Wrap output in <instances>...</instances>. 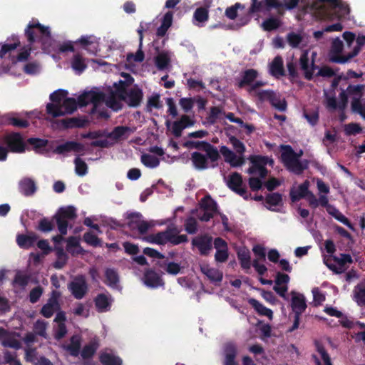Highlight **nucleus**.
<instances>
[{"mask_svg": "<svg viewBox=\"0 0 365 365\" xmlns=\"http://www.w3.org/2000/svg\"><path fill=\"white\" fill-rule=\"evenodd\" d=\"M250 6L246 13L239 16L238 25L240 26L247 25L255 14L269 12L272 9H276L278 15L283 16L285 10L295 9L299 0H250Z\"/></svg>", "mask_w": 365, "mask_h": 365, "instance_id": "f257e3e1", "label": "nucleus"}, {"mask_svg": "<svg viewBox=\"0 0 365 365\" xmlns=\"http://www.w3.org/2000/svg\"><path fill=\"white\" fill-rule=\"evenodd\" d=\"M281 149L282 150L281 160L287 170L299 175L309 168V160H299L302 155V150L297 153L289 145H281Z\"/></svg>", "mask_w": 365, "mask_h": 365, "instance_id": "f03ea898", "label": "nucleus"}, {"mask_svg": "<svg viewBox=\"0 0 365 365\" xmlns=\"http://www.w3.org/2000/svg\"><path fill=\"white\" fill-rule=\"evenodd\" d=\"M179 231L176 228H167L165 231L159 232L151 236V242L164 245L168 242L173 245H178L188 241L186 235H178Z\"/></svg>", "mask_w": 365, "mask_h": 365, "instance_id": "7ed1b4c3", "label": "nucleus"}, {"mask_svg": "<svg viewBox=\"0 0 365 365\" xmlns=\"http://www.w3.org/2000/svg\"><path fill=\"white\" fill-rule=\"evenodd\" d=\"M182 145L185 148H196L205 151L210 158V162H211V168H215L217 165V162L220 158L219 150L210 143L207 141L187 140Z\"/></svg>", "mask_w": 365, "mask_h": 365, "instance_id": "20e7f679", "label": "nucleus"}, {"mask_svg": "<svg viewBox=\"0 0 365 365\" xmlns=\"http://www.w3.org/2000/svg\"><path fill=\"white\" fill-rule=\"evenodd\" d=\"M77 102L73 98H66L61 105L48 103L46 105V113L53 118H57L71 114L77 109Z\"/></svg>", "mask_w": 365, "mask_h": 365, "instance_id": "39448f33", "label": "nucleus"}, {"mask_svg": "<svg viewBox=\"0 0 365 365\" xmlns=\"http://www.w3.org/2000/svg\"><path fill=\"white\" fill-rule=\"evenodd\" d=\"M291 307L294 314L292 326L289 329V332L297 329L299 326L300 317L307 306L306 299L302 294L292 292Z\"/></svg>", "mask_w": 365, "mask_h": 365, "instance_id": "423d86ee", "label": "nucleus"}, {"mask_svg": "<svg viewBox=\"0 0 365 365\" xmlns=\"http://www.w3.org/2000/svg\"><path fill=\"white\" fill-rule=\"evenodd\" d=\"M77 217L76 209L71 205L61 207L53 216V219L61 235H66L68 230V220H73Z\"/></svg>", "mask_w": 365, "mask_h": 365, "instance_id": "0eeeda50", "label": "nucleus"}, {"mask_svg": "<svg viewBox=\"0 0 365 365\" xmlns=\"http://www.w3.org/2000/svg\"><path fill=\"white\" fill-rule=\"evenodd\" d=\"M344 48L342 41L339 38L333 40L329 53V61L335 63L344 64L358 55L357 50L352 51L346 56H341Z\"/></svg>", "mask_w": 365, "mask_h": 365, "instance_id": "6e6552de", "label": "nucleus"}, {"mask_svg": "<svg viewBox=\"0 0 365 365\" xmlns=\"http://www.w3.org/2000/svg\"><path fill=\"white\" fill-rule=\"evenodd\" d=\"M25 36L30 44L34 43L37 39L43 41V38H51L49 28L41 24L38 21L29 23L25 29Z\"/></svg>", "mask_w": 365, "mask_h": 365, "instance_id": "1a4fd4ad", "label": "nucleus"}, {"mask_svg": "<svg viewBox=\"0 0 365 365\" xmlns=\"http://www.w3.org/2000/svg\"><path fill=\"white\" fill-rule=\"evenodd\" d=\"M249 160L252 163V166L249 168L247 173L252 175L258 172L260 178H265L268 174L266 165L267 164L270 165L274 164L273 159L267 156L250 155Z\"/></svg>", "mask_w": 365, "mask_h": 365, "instance_id": "9d476101", "label": "nucleus"}, {"mask_svg": "<svg viewBox=\"0 0 365 365\" xmlns=\"http://www.w3.org/2000/svg\"><path fill=\"white\" fill-rule=\"evenodd\" d=\"M4 142L9 151L14 153H22L26 150V145L22 135L18 132H11L5 135Z\"/></svg>", "mask_w": 365, "mask_h": 365, "instance_id": "9b49d317", "label": "nucleus"}, {"mask_svg": "<svg viewBox=\"0 0 365 365\" xmlns=\"http://www.w3.org/2000/svg\"><path fill=\"white\" fill-rule=\"evenodd\" d=\"M68 289L76 299H81L88 292V284L83 275H78L68 284Z\"/></svg>", "mask_w": 365, "mask_h": 365, "instance_id": "f8f14e48", "label": "nucleus"}, {"mask_svg": "<svg viewBox=\"0 0 365 365\" xmlns=\"http://www.w3.org/2000/svg\"><path fill=\"white\" fill-rule=\"evenodd\" d=\"M105 98V93L102 91H89L84 92L78 96V105L80 106H86L91 103L96 108L99 104L104 101Z\"/></svg>", "mask_w": 365, "mask_h": 365, "instance_id": "ddd939ff", "label": "nucleus"}, {"mask_svg": "<svg viewBox=\"0 0 365 365\" xmlns=\"http://www.w3.org/2000/svg\"><path fill=\"white\" fill-rule=\"evenodd\" d=\"M242 178L240 173L235 172L229 175L227 180L228 187L245 200H248L251 197V194L247 193L246 187H242Z\"/></svg>", "mask_w": 365, "mask_h": 365, "instance_id": "4468645a", "label": "nucleus"}, {"mask_svg": "<svg viewBox=\"0 0 365 365\" xmlns=\"http://www.w3.org/2000/svg\"><path fill=\"white\" fill-rule=\"evenodd\" d=\"M143 98V93L141 88L137 85L128 89L124 95V98L120 100L124 101L129 107H138Z\"/></svg>", "mask_w": 365, "mask_h": 365, "instance_id": "2eb2a0df", "label": "nucleus"}, {"mask_svg": "<svg viewBox=\"0 0 365 365\" xmlns=\"http://www.w3.org/2000/svg\"><path fill=\"white\" fill-rule=\"evenodd\" d=\"M192 245L196 247L202 256L209 254L212 248V237L208 235H201L192 240Z\"/></svg>", "mask_w": 365, "mask_h": 365, "instance_id": "dca6fc26", "label": "nucleus"}, {"mask_svg": "<svg viewBox=\"0 0 365 365\" xmlns=\"http://www.w3.org/2000/svg\"><path fill=\"white\" fill-rule=\"evenodd\" d=\"M142 215L139 212H131L128 215V226L129 227L134 229L137 228L139 233L145 235L148 232L150 227V224L145 220H140Z\"/></svg>", "mask_w": 365, "mask_h": 365, "instance_id": "f3484780", "label": "nucleus"}, {"mask_svg": "<svg viewBox=\"0 0 365 365\" xmlns=\"http://www.w3.org/2000/svg\"><path fill=\"white\" fill-rule=\"evenodd\" d=\"M16 113H9L2 115L0 123L3 125H12L14 127L26 128L29 125V122L26 119L18 118Z\"/></svg>", "mask_w": 365, "mask_h": 365, "instance_id": "a211bd4d", "label": "nucleus"}, {"mask_svg": "<svg viewBox=\"0 0 365 365\" xmlns=\"http://www.w3.org/2000/svg\"><path fill=\"white\" fill-rule=\"evenodd\" d=\"M144 284L150 288L163 287L165 282L162 277L154 270L147 269L143 275Z\"/></svg>", "mask_w": 365, "mask_h": 365, "instance_id": "6ab92c4d", "label": "nucleus"}, {"mask_svg": "<svg viewBox=\"0 0 365 365\" xmlns=\"http://www.w3.org/2000/svg\"><path fill=\"white\" fill-rule=\"evenodd\" d=\"M85 150V146L80 143L76 141H66V143L58 145L54 149V153L63 155L69 152L81 153Z\"/></svg>", "mask_w": 365, "mask_h": 365, "instance_id": "aec40b11", "label": "nucleus"}, {"mask_svg": "<svg viewBox=\"0 0 365 365\" xmlns=\"http://www.w3.org/2000/svg\"><path fill=\"white\" fill-rule=\"evenodd\" d=\"M19 192L25 197H31L37 190V186L34 180L30 178H23L18 184Z\"/></svg>", "mask_w": 365, "mask_h": 365, "instance_id": "412c9836", "label": "nucleus"}, {"mask_svg": "<svg viewBox=\"0 0 365 365\" xmlns=\"http://www.w3.org/2000/svg\"><path fill=\"white\" fill-rule=\"evenodd\" d=\"M310 182L308 180H306L303 183L299 185L297 189L292 187L289 191V196L292 202L299 201L302 198H305L308 193H309Z\"/></svg>", "mask_w": 365, "mask_h": 365, "instance_id": "4be33fe9", "label": "nucleus"}, {"mask_svg": "<svg viewBox=\"0 0 365 365\" xmlns=\"http://www.w3.org/2000/svg\"><path fill=\"white\" fill-rule=\"evenodd\" d=\"M104 283L113 289H120V276L118 271L114 268H106L105 269Z\"/></svg>", "mask_w": 365, "mask_h": 365, "instance_id": "5701e85b", "label": "nucleus"}, {"mask_svg": "<svg viewBox=\"0 0 365 365\" xmlns=\"http://www.w3.org/2000/svg\"><path fill=\"white\" fill-rule=\"evenodd\" d=\"M209 160L207 153L205 155L200 152H193L191 154V161L195 169L199 170H204L211 168V163L209 164Z\"/></svg>", "mask_w": 365, "mask_h": 365, "instance_id": "b1692460", "label": "nucleus"}, {"mask_svg": "<svg viewBox=\"0 0 365 365\" xmlns=\"http://www.w3.org/2000/svg\"><path fill=\"white\" fill-rule=\"evenodd\" d=\"M258 71L253 68L246 69L241 73V78L237 81V85L240 88L247 86H250L258 77Z\"/></svg>", "mask_w": 365, "mask_h": 365, "instance_id": "393cba45", "label": "nucleus"}, {"mask_svg": "<svg viewBox=\"0 0 365 365\" xmlns=\"http://www.w3.org/2000/svg\"><path fill=\"white\" fill-rule=\"evenodd\" d=\"M237 355V349L232 342L226 343L224 346V365H237L235 360Z\"/></svg>", "mask_w": 365, "mask_h": 365, "instance_id": "a878e982", "label": "nucleus"}, {"mask_svg": "<svg viewBox=\"0 0 365 365\" xmlns=\"http://www.w3.org/2000/svg\"><path fill=\"white\" fill-rule=\"evenodd\" d=\"M269 73L274 78H279L285 76L283 58L281 56H277L269 65Z\"/></svg>", "mask_w": 365, "mask_h": 365, "instance_id": "bb28decb", "label": "nucleus"}, {"mask_svg": "<svg viewBox=\"0 0 365 365\" xmlns=\"http://www.w3.org/2000/svg\"><path fill=\"white\" fill-rule=\"evenodd\" d=\"M38 240V235L34 232H30L28 235H18L16 242L18 245L23 249H29L32 247Z\"/></svg>", "mask_w": 365, "mask_h": 365, "instance_id": "cd10ccee", "label": "nucleus"}, {"mask_svg": "<svg viewBox=\"0 0 365 365\" xmlns=\"http://www.w3.org/2000/svg\"><path fill=\"white\" fill-rule=\"evenodd\" d=\"M314 344L315 346L316 351L321 355L322 359L323 360L324 365H333L331 364L329 354L327 353L322 342L317 339H315L314 341ZM312 357L313 359H314L317 365H321V362L316 355H313Z\"/></svg>", "mask_w": 365, "mask_h": 365, "instance_id": "c85d7f7f", "label": "nucleus"}, {"mask_svg": "<svg viewBox=\"0 0 365 365\" xmlns=\"http://www.w3.org/2000/svg\"><path fill=\"white\" fill-rule=\"evenodd\" d=\"M237 255L241 267L243 269H250L252 264L250 250L246 247H240L237 250Z\"/></svg>", "mask_w": 365, "mask_h": 365, "instance_id": "c756f323", "label": "nucleus"}, {"mask_svg": "<svg viewBox=\"0 0 365 365\" xmlns=\"http://www.w3.org/2000/svg\"><path fill=\"white\" fill-rule=\"evenodd\" d=\"M200 271L212 282H219L222 280V272L207 264L200 265Z\"/></svg>", "mask_w": 365, "mask_h": 365, "instance_id": "7c9ffc66", "label": "nucleus"}, {"mask_svg": "<svg viewBox=\"0 0 365 365\" xmlns=\"http://www.w3.org/2000/svg\"><path fill=\"white\" fill-rule=\"evenodd\" d=\"M209 19V10L205 7H198L193 14V24L197 26H202Z\"/></svg>", "mask_w": 365, "mask_h": 365, "instance_id": "2f4dec72", "label": "nucleus"}, {"mask_svg": "<svg viewBox=\"0 0 365 365\" xmlns=\"http://www.w3.org/2000/svg\"><path fill=\"white\" fill-rule=\"evenodd\" d=\"M309 59L308 57V54L307 52H304L299 58V65L302 70L304 71V76L305 78L307 80H311L313 76V71H314V61L312 62V68H309Z\"/></svg>", "mask_w": 365, "mask_h": 365, "instance_id": "473e14b6", "label": "nucleus"}, {"mask_svg": "<svg viewBox=\"0 0 365 365\" xmlns=\"http://www.w3.org/2000/svg\"><path fill=\"white\" fill-rule=\"evenodd\" d=\"M133 132V130L128 126L119 125L115 127L108 136L115 140H119L121 138H126L128 133Z\"/></svg>", "mask_w": 365, "mask_h": 365, "instance_id": "72a5a7b5", "label": "nucleus"}, {"mask_svg": "<svg viewBox=\"0 0 365 365\" xmlns=\"http://www.w3.org/2000/svg\"><path fill=\"white\" fill-rule=\"evenodd\" d=\"M64 129L73 128H83L85 126L86 120L78 118H66L59 121Z\"/></svg>", "mask_w": 365, "mask_h": 365, "instance_id": "f704fd0d", "label": "nucleus"}, {"mask_svg": "<svg viewBox=\"0 0 365 365\" xmlns=\"http://www.w3.org/2000/svg\"><path fill=\"white\" fill-rule=\"evenodd\" d=\"M249 304L255 309V310L261 316L267 317L269 319L272 318V311L264 307L262 303L255 299H250Z\"/></svg>", "mask_w": 365, "mask_h": 365, "instance_id": "c9c22d12", "label": "nucleus"}, {"mask_svg": "<svg viewBox=\"0 0 365 365\" xmlns=\"http://www.w3.org/2000/svg\"><path fill=\"white\" fill-rule=\"evenodd\" d=\"M353 299L360 307H365V284H358L354 288Z\"/></svg>", "mask_w": 365, "mask_h": 365, "instance_id": "e433bc0d", "label": "nucleus"}, {"mask_svg": "<svg viewBox=\"0 0 365 365\" xmlns=\"http://www.w3.org/2000/svg\"><path fill=\"white\" fill-rule=\"evenodd\" d=\"M71 67L77 74H81L87 68L85 58L79 53L75 54L71 61Z\"/></svg>", "mask_w": 365, "mask_h": 365, "instance_id": "4c0bfd02", "label": "nucleus"}, {"mask_svg": "<svg viewBox=\"0 0 365 365\" xmlns=\"http://www.w3.org/2000/svg\"><path fill=\"white\" fill-rule=\"evenodd\" d=\"M200 207L202 210L209 211L214 214H215L217 210V202L209 195H205L201 199Z\"/></svg>", "mask_w": 365, "mask_h": 365, "instance_id": "58836bf2", "label": "nucleus"}, {"mask_svg": "<svg viewBox=\"0 0 365 365\" xmlns=\"http://www.w3.org/2000/svg\"><path fill=\"white\" fill-rule=\"evenodd\" d=\"M331 10L335 13L337 19L344 18L349 14V7L348 4L343 2L341 0H337V2L334 4Z\"/></svg>", "mask_w": 365, "mask_h": 365, "instance_id": "ea45409f", "label": "nucleus"}, {"mask_svg": "<svg viewBox=\"0 0 365 365\" xmlns=\"http://www.w3.org/2000/svg\"><path fill=\"white\" fill-rule=\"evenodd\" d=\"M269 103L272 106L279 111H285L287 110V103L286 100L284 98L281 99L280 95L274 91L273 92Z\"/></svg>", "mask_w": 365, "mask_h": 365, "instance_id": "a19ab883", "label": "nucleus"}, {"mask_svg": "<svg viewBox=\"0 0 365 365\" xmlns=\"http://www.w3.org/2000/svg\"><path fill=\"white\" fill-rule=\"evenodd\" d=\"M100 361L103 365H122V359L113 354L102 353L99 356Z\"/></svg>", "mask_w": 365, "mask_h": 365, "instance_id": "79ce46f5", "label": "nucleus"}, {"mask_svg": "<svg viewBox=\"0 0 365 365\" xmlns=\"http://www.w3.org/2000/svg\"><path fill=\"white\" fill-rule=\"evenodd\" d=\"M94 302L96 309L100 312L107 311L110 307L108 298L104 294H98L94 299Z\"/></svg>", "mask_w": 365, "mask_h": 365, "instance_id": "37998d69", "label": "nucleus"}, {"mask_svg": "<svg viewBox=\"0 0 365 365\" xmlns=\"http://www.w3.org/2000/svg\"><path fill=\"white\" fill-rule=\"evenodd\" d=\"M81 339L78 336H73L71 338L70 344L66 346V350L73 356H78L80 354L81 349Z\"/></svg>", "mask_w": 365, "mask_h": 365, "instance_id": "c03bdc74", "label": "nucleus"}, {"mask_svg": "<svg viewBox=\"0 0 365 365\" xmlns=\"http://www.w3.org/2000/svg\"><path fill=\"white\" fill-rule=\"evenodd\" d=\"M27 143L33 146V149L36 153H43V151L42 150L47 146L48 140L38 138H29L27 139Z\"/></svg>", "mask_w": 365, "mask_h": 365, "instance_id": "a18cd8bd", "label": "nucleus"}, {"mask_svg": "<svg viewBox=\"0 0 365 365\" xmlns=\"http://www.w3.org/2000/svg\"><path fill=\"white\" fill-rule=\"evenodd\" d=\"M245 10V6L240 2L235 3L234 5L227 7L225 9V15L230 20H235L238 16V10Z\"/></svg>", "mask_w": 365, "mask_h": 365, "instance_id": "49530a36", "label": "nucleus"}, {"mask_svg": "<svg viewBox=\"0 0 365 365\" xmlns=\"http://www.w3.org/2000/svg\"><path fill=\"white\" fill-rule=\"evenodd\" d=\"M170 62V58L167 52L160 53L155 59V66L159 70L165 69Z\"/></svg>", "mask_w": 365, "mask_h": 365, "instance_id": "de8ad7c7", "label": "nucleus"}, {"mask_svg": "<svg viewBox=\"0 0 365 365\" xmlns=\"http://www.w3.org/2000/svg\"><path fill=\"white\" fill-rule=\"evenodd\" d=\"M30 281V276L22 274L20 271H17L12 282L13 287L18 286L21 288H25Z\"/></svg>", "mask_w": 365, "mask_h": 365, "instance_id": "09e8293b", "label": "nucleus"}, {"mask_svg": "<svg viewBox=\"0 0 365 365\" xmlns=\"http://www.w3.org/2000/svg\"><path fill=\"white\" fill-rule=\"evenodd\" d=\"M281 25V21L276 17H269L265 19L262 26L266 31H272L277 29Z\"/></svg>", "mask_w": 365, "mask_h": 365, "instance_id": "8fccbe9b", "label": "nucleus"}, {"mask_svg": "<svg viewBox=\"0 0 365 365\" xmlns=\"http://www.w3.org/2000/svg\"><path fill=\"white\" fill-rule=\"evenodd\" d=\"M67 94V91L63 89H58L53 92L49 97L50 100L52 102L51 103L56 105H61L63 101L66 98Z\"/></svg>", "mask_w": 365, "mask_h": 365, "instance_id": "3c124183", "label": "nucleus"}, {"mask_svg": "<svg viewBox=\"0 0 365 365\" xmlns=\"http://www.w3.org/2000/svg\"><path fill=\"white\" fill-rule=\"evenodd\" d=\"M141 162L144 165L150 168H156L160 164V160L157 157L149 154H143L141 156Z\"/></svg>", "mask_w": 365, "mask_h": 365, "instance_id": "603ef678", "label": "nucleus"}, {"mask_svg": "<svg viewBox=\"0 0 365 365\" xmlns=\"http://www.w3.org/2000/svg\"><path fill=\"white\" fill-rule=\"evenodd\" d=\"M159 266L162 268L165 267V271L172 275H176L181 271V267L178 263L174 262H163L159 264Z\"/></svg>", "mask_w": 365, "mask_h": 365, "instance_id": "864d4df0", "label": "nucleus"}, {"mask_svg": "<svg viewBox=\"0 0 365 365\" xmlns=\"http://www.w3.org/2000/svg\"><path fill=\"white\" fill-rule=\"evenodd\" d=\"M303 115L311 125L314 126L318 123L319 119L318 110H304Z\"/></svg>", "mask_w": 365, "mask_h": 365, "instance_id": "5fc2aeb1", "label": "nucleus"}, {"mask_svg": "<svg viewBox=\"0 0 365 365\" xmlns=\"http://www.w3.org/2000/svg\"><path fill=\"white\" fill-rule=\"evenodd\" d=\"M75 171L76 173L79 176H84L88 173L87 164L79 157H77L74 160Z\"/></svg>", "mask_w": 365, "mask_h": 365, "instance_id": "6e6d98bb", "label": "nucleus"}, {"mask_svg": "<svg viewBox=\"0 0 365 365\" xmlns=\"http://www.w3.org/2000/svg\"><path fill=\"white\" fill-rule=\"evenodd\" d=\"M83 240L88 245L94 247H101V240L93 232L88 231L83 235Z\"/></svg>", "mask_w": 365, "mask_h": 365, "instance_id": "4d7b16f0", "label": "nucleus"}, {"mask_svg": "<svg viewBox=\"0 0 365 365\" xmlns=\"http://www.w3.org/2000/svg\"><path fill=\"white\" fill-rule=\"evenodd\" d=\"M31 51V46H24L16 56H14L11 59L13 63L24 62L29 59Z\"/></svg>", "mask_w": 365, "mask_h": 365, "instance_id": "13d9d810", "label": "nucleus"}, {"mask_svg": "<svg viewBox=\"0 0 365 365\" xmlns=\"http://www.w3.org/2000/svg\"><path fill=\"white\" fill-rule=\"evenodd\" d=\"M344 130L346 135L347 136L356 135V134L361 133L362 132V128L359 123H350L344 125Z\"/></svg>", "mask_w": 365, "mask_h": 365, "instance_id": "bf43d9fd", "label": "nucleus"}, {"mask_svg": "<svg viewBox=\"0 0 365 365\" xmlns=\"http://www.w3.org/2000/svg\"><path fill=\"white\" fill-rule=\"evenodd\" d=\"M364 88V85H349L346 88V91L349 95L355 96L353 99L359 98L361 100Z\"/></svg>", "mask_w": 365, "mask_h": 365, "instance_id": "052dcab7", "label": "nucleus"}, {"mask_svg": "<svg viewBox=\"0 0 365 365\" xmlns=\"http://www.w3.org/2000/svg\"><path fill=\"white\" fill-rule=\"evenodd\" d=\"M97 350V346L94 343H90L83 346L81 355L83 359H91Z\"/></svg>", "mask_w": 365, "mask_h": 365, "instance_id": "680f3d73", "label": "nucleus"}, {"mask_svg": "<svg viewBox=\"0 0 365 365\" xmlns=\"http://www.w3.org/2000/svg\"><path fill=\"white\" fill-rule=\"evenodd\" d=\"M54 225L51 220H49L46 217L41 218L36 229L42 232H48L53 230Z\"/></svg>", "mask_w": 365, "mask_h": 365, "instance_id": "e2e57ef3", "label": "nucleus"}, {"mask_svg": "<svg viewBox=\"0 0 365 365\" xmlns=\"http://www.w3.org/2000/svg\"><path fill=\"white\" fill-rule=\"evenodd\" d=\"M333 260L338 264V265L344 269V266L346 264L353 263V259L349 254L341 253L340 257L334 256Z\"/></svg>", "mask_w": 365, "mask_h": 365, "instance_id": "0e129e2a", "label": "nucleus"}, {"mask_svg": "<svg viewBox=\"0 0 365 365\" xmlns=\"http://www.w3.org/2000/svg\"><path fill=\"white\" fill-rule=\"evenodd\" d=\"M115 89V94L118 96V98L120 100L121 98H124V95L127 93L128 91L127 89L128 83L126 81H124L123 80H120L118 83H115L113 85Z\"/></svg>", "mask_w": 365, "mask_h": 365, "instance_id": "69168bd1", "label": "nucleus"}, {"mask_svg": "<svg viewBox=\"0 0 365 365\" xmlns=\"http://www.w3.org/2000/svg\"><path fill=\"white\" fill-rule=\"evenodd\" d=\"M229 141L232 145L233 148L235 150L237 153L240 154V155L244 154L246 148L242 141L233 135L229 137Z\"/></svg>", "mask_w": 365, "mask_h": 365, "instance_id": "338daca9", "label": "nucleus"}, {"mask_svg": "<svg viewBox=\"0 0 365 365\" xmlns=\"http://www.w3.org/2000/svg\"><path fill=\"white\" fill-rule=\"evenodd\" d=\"M351 110L359 113L362 118L365 119V104H363L360 99L354 98L351 101Z\"/></svg>", "mask_w": 365, "mask_h": 365, "instance_id": "774afa93", "label": "nucleus"}]
</instances>
